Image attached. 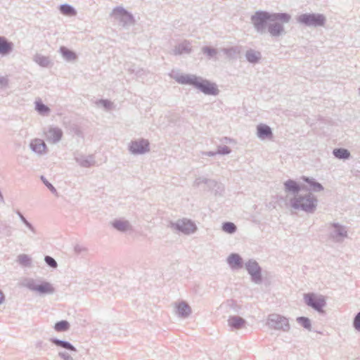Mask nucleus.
Returning a JSON list of instances; mask_svg holds the SVG:
<instances>
[{"mask_svg": "<svg viewBox=\"0 0 360 360\" xmlns=\"http://www.w3.org/2000/svg\"><path fill=\"white\" fill-rule=\"evenodd\" d=\"M290 19V16L287 13H276L270 15L267 13L260 12L257 13L252 18V22L255 26L259 29L267 21L276 22L281 21L283 23L288 22Z\"/></svg>", "mask_w": 360, "mask_h": 360, "instance_id": "f257e3e1", "label": "nucleus"}, {"mask_svg": "<svg viewBox=\"0 0 360 360\" xmlns=\"http://www.w3.org/2000/svg\"><path fill=\"white\" fill-rule=\"evenodd\" d=\"M306 304L319 311H323V308L326 304L323 297L317 296L314 293H307L304 295Z\"/></svg>", "mask_w": 360, "mask_h": 360, "instance_id": "f03ea898", "label": "nucleus"}, {"mask_svg": "<svg viewBox=\"0 0 360 360\" xmlns=\"http://www.w3.org/2000/svg\"><path fill=\"white\" fill-rule=\"evenodd\" d=\"M315 198L311 196L295 198L292 202V206L295 208L300 207L307 212H311L315 208Z\"/></svg>", "mask_w": 360, "mask_h": 360, "instance_id": "7ed1b4c3", "label": "nucleus"}, {"mask_svg": "<svg viewBox=\"0 0 360 360\" xmlns=\"http://www.w3.org/2000/svg\"><path fill=\"white\" fill-rule=\"evenodd\" d=\"M324 18L321 15L303 14L299 16L298 20L307 25H322L324 23Z\"/></svg>", "mask_w": 360, "mask_h": 360, "instance_id": "20e7f679", "label": "nucleus"}, {"mask_svg": "<svg viewBox=\"0 0 360 360\" xmlns=\"http://www.w3.org/2000/svg\"><path fill=\"white\" fill-rule=\"evenodd\" d=\"M195 85L205 94L215 95L218 93V89L216 85L207 81L198 82L196 80V84H195Z\"/></svg>", "mask_w": 360, "mask_h": 360, "instance_id": "39448f33", "label": "nucleus"}, {"mask_svg": "<svg viewBox=\"0 0 360 360\" xmlns=\"http://www.w3.org/2000/svg\"><path fill=\"white\" fill-rule=\"evenodd\" d=\"M130 150L134 154L143 153L148 150V143L144 140L132 142L130 146Z\"/></svg>", "mask_w": 360, "mask_h": 360, "instance_id": "423d86ee", "label": "nucleus"}, {"mask_svg": "<svg viewBox=\"0 0 360 360\" xmlns=\"http://www.w3.org/2000/svg\"><path fill=\"white\" fill-rule=\"evenodd\" d=\"M29 288L34 291L41 294L51 293L53 292V288L49 283H41L39 285H30Z\"/></svg>", "mask_w": 360, "mask_h": 360, "instance_id": "0eeeda50", "label": "nucleus"}, {"mask_svg": "<svg viewBox=\"0 0 360 360\" xmlns=\"http://www.w3.org/2000/svg\"><path fill=\"white\" fill-rule=\"evenodd\" d=\"M178 229L184 233H190L195 230V224L188 220H182L177 223Z\"/></svg>", "mask_w": 360, "mask_h": 360, "instance_id": "6e6552de", "label": "nucleus"}, {"mask_svg": "<svg viewBox=\"0 0 360 360\" xmlns=\"http://www.w3.org/2000/svg\"><path fill=\"white\" fill-rule=\"evenodd\" d=\"M269 320L272 322L275 323L274 327L276 328H282L283 325L288 326V320L285 317L281 316L278 314H272L269 316Z\"/></svg>", "mask_w": 360, "mask_h": 360, "instance_id": "1a4fd4ad", "label": "nucleus"}, {"mask_svg": "<svg viewBox=\"0 0 360 360\" xmlns=\"http://www.w3.org/2000/svg\"><path fill=\"white\" fill-rule=\"evenodd\" d=\"M62 137V131L58 129H50L46 133V138L49 141L56 143Z\"/></svg>", "mask_w": 360, "mask_h": 360, "instance_id": "9d476101", "label": "nucleus"}, {"mask_svg": "<svg viewBox=\"0 0 360 360\" xmlns=\"http://www.w3.org/2000/svg\"><path fill=\"white\" fill-rule=\"evenodd\" d=\"M248 272L252 276L254 279L259 278V268L255 262H249L246 265Z\"/></svg>", "mask_w": 360, "mask_h": 360, "instance_id": "9b49d317", "label": "nucleus"}, {"mask_svg": "<svg viewBox=\"0 0 360 360\" xmlns=\"http://www.w3.org/2000/svg\"><path fill=\"white\" fill-rule=\"evenodd\" d=\"M31 148L36 153H42L45 152L46 146L42 140L36 139L31 143Z\"/></svg>", "mask_w": 360, "mask_h": 360, "instance_id": "f8f14e48", "label": "nucleus"}, {"mask_svg": "<svg viewBox=\"0 0 360 360\" xmlns=\"http://www.w3.org/2000/svg\"><path fill=\"white\" fill-rule=\"evenodd\" d=\"M228 262L232 268H240L242 266V260L239 255L233 254L228 258Z\"/></svg>", "mask_w": 360, "mask_h": 360, "instance_id": "ddd939ff", "label": "nucleus"}, {"mask_svg": "<svg viewBox=\"0 0 360 360\" xmlns=\"http://www.w3.org/2000/svg\"><path fill=\"white\" fill-rule=\"evenodd\" d=\"M273 24H271L269 26V32L274 35L277 36L281 33L283 31V27L281 24H283L281 21H276V22H272Z\"/></svg>", "mask_w": 360, "mask_h": 360, "instance_id": "4468645a", "label": "nucleus"}, {"mask_svg": "<svg viewBox=\"0 0 360 360\" xmlns=\"http://www.w3.org/2000/svg\"><path fill=\"white\" fill-rule=\"evenodd\" d=\"M257 133H258V136L260 138L268 137V136H271V129L268 126L262 125V124L258 126Z\"/></svg>", "mask_w": 360, "mask_h": 360, "instance_id": "2eb2a0df", "label": "nucleus"}, {"mask_svg": "<svg viewBox=\"0 0 360 360\" xmlns=\"http://www.w3.org/2000/svg\"><path fill=\"white\" fill-rule=\"evenodd\" d=\"M229 325L235 328H240L244 326L245 321L240 317H232L229 320Z\"/></svg>", "mask_w": 360, "mask_h": 360, "instance_id": "dca6fc26", "label": "nucleus"}, {"mask_svg": "<svg viewBox=\"0 0 360 360\" xmlns=\"http://www.w3.org/2000/svg\"><path fill=\"white\" fill-rule=\"evenodd\" d=\"M191 312L190 307L185 303H180L177 306V313L182 316H186Z\"/></svg>", "mask_w": 360, "mask_h": 360, "instance_id": "f3484780", "label": "nucleus"}, {"mask_svg": "<svg viewBox=\"0 0 360 360\" xmlns=\"http://www.w3.org/2000/svg\"><path fill=\"white\" fill-rule=\"evenodd\" d=\"M11 49V44L8 43L4 39L0 37V53H7Z\"/></svg>", "mask_w": 360, "mask_h": 360, "instance_id": "a211bd4d", "label": "nucleus"}, {"mask_svg": "<svg viewBox=\"0 0 360 360\" xmlns=\"http://www.w3.org/2000/svg\"><path fill=\"white\" fill-rule=\"evenodd\" d=\"M60 52L63 54V56L68 60H73L76 58L75 53L72 51L68 50L65 47H61Z\"/></svg>", "mask_w": 360, "mask_h": 360, "instance_id": "6ab92c4d", "label": "nucleus"}, {"mask_svg": "<svg viewBox=\"0 0 360 360\" xmlns=\"http://www.w3.org/2000/svg\"><path fill=\"white\" fill-rule=\"evenodd\" d=\"M60 10L63 14L66 15L72 16V15H75L76 14V12L74 10V8L67 4L62 5L60 7Z\"/></svg>", "mask_w": 360, "mask_h": 360, "instance_id": "aec40b11", "label": "nucleus"}, {"mask_svg": "<svg viewBox=\"0 0 360 360\" xmlns=\"http://www.w3.org/2000/svg\"><path fill=\"white\" fill-rule=\"evenodd\" d=\"M333 153L335 156L338 158L346 159L349 156V153L346 149L343 148L335 149L334 150Z\"/></svg>", "mask_w": 360, "mask_h": 360, "instance_id": "412c9836", "label": "nucleus"}, {"mask_svg": "<svg viewBox=\"0 0 360 360\" xmlns=\"http://www.w3.org/2000/svg\"><path fill=\"white\" fill-rule=\"evenodd\" d=\"M54 328L58 332L65 331L69 328V323L66 321H61L56 323Z\"/></svg>", "mask_w": 360, "mask_h": 360, "instance_id": "4be33fe9", "label": "nucleus"}, {"mask_svg": "<svg viewBox=\"0 0 360 360\" xmlns=\"http://www.w3.org/2000/svg\"><path fill=\"white\" fill-rule=\"evenodd\" d=\"M53 342L58 346L64 347L65 349H70L72 351L76 350L75 348L72 345H70V343H68L67 342H64V341H61V340H54Z\"/></svg>", "mask_w": 360, "mask_h": 360, "instance_id": "5701e85b", "label": "nucleus"}, {"mask_svg": "<svg viewBox=\"0 0 360 360\" xmlns=\"http://www.w3.org/2000/svg\"><path fill=\"white\" fill-rule=\"evenodd\" d=\"M297 321L300 323L304 328L310 330L311 329V323L310 320L306 317H298L297 319Z\"/></svg>", "mask_w": 360, "mask_h": 360, "instance_id": "b1692460", "label": "nucleus"}, {"mask_svg": "<svg viewBox=\"0 0 360 360\" xmlns=\"http://www.w3.org/2000/svg\"><path fill=\"white\" fill-rule=\"evenodd\" d=\"M222 229H223V231H224L225 232L229 233H232L236 231V227L234 225V224H233L231 222H226V223L224 224Z\"/></svg>", "mask_w": 360, "mask_h": 360, "instance_id": "393cba45", "label": "nucleus"}, {"mask_svg": "<svg viewBox=\"0 0 360 360\" xmlns=\"http://www.w3.org/2000/svg\"><path fill=\"white\" fill-rule=\"evenodd\" d=\"M112 15L115 18H118L120 17L127 15L128 13L125 10H124L122 8H116L113 10Z\"/></svg>", "mask_w": 360, "mask_h": 360, "instance_id": "a878e982", "label": "nucleus"}, {"mask_svg": "<svg viewBox=\"0 0 360 360\" xmlns=\"http://www.w3.org/2000/svg\"><path fill=\"white\" fill-rule=\"evenodd\" d=\"M247 58L250 62L255 63L259 58V53L249 51L247 53Z\"/></svg>", "mask_w": 360, "mask_h": 360, "instance_id": "bb28decb", "label": "nucleus"}, {"mask_svg": "<svg viewBox=\"0 0 360 360\" xmlns=\"http://www.w3.org/2000/svg\"><path fill=\"white\" fill-rule=\"evenodd\" d=\"M177 80L179 83L182 84H192L194 85L196 84V78H191L189 77L182 76L178 78Z\"/></svg>", "mask_w": 360, "mask_h": 360, "instance_id": "cd10ccee", "label": "nucleus"}, {"mask_svg": "<svg viewBox=\"0 0 360 360\" xmlns=\"http://www.w3.org/2000/svg\"><path fill=\"white\" fill-rule=\"evenodd\" d=\"M113 226L120 231H125L128 229L129 224L127 221H117L113 224Z\"/></svg>", "mask_w": 360, "mask_h": 360, "instance_id": "c85d7f7f", "label": "nucleus"}, {"mask_svg": "<svg viewBox=\"0 0 360 360\" xmlns=\"http://www.w3.org/2000/svg\"><path fill=\"white\" fill-rule=\"evenodd\" d=\"M36 109L41 114L47 113L49 110L47 106H46L41 102L39 101L36 103Z\"/></svg>", "mask_w": 360, "mask_h": 360, "instance_id": "c756f323", "label": "nucleus"}, {"mask_svg": "<svg viewBox=\"0 0 360 360\" xmlns=\"http://www.w3.org/2000/svg\"><path fill=\"white\" fill-rule=\"evenodd\" d=\"M285 185L286 188L289 191H292L295 192H297L299 191V187H298L297 184L293 181H288L285 184Z\"/></svg>", "mask_w": 360, "mask_h": 360, "instance_id": "7c9ffc66", "label": "nucleus"}, {"mask_svg": "<svg viewBox=\"0 0 360 360\" xmlns=\"http://www.w3.org/2000/svg\"><path fill=\"white\" fill-rule=\"evenodd\" d=\"M304 180L307 182H309L314 190H316V191H321V190H323V186L320 184L310 181L307 178H305Z\"/></svg>", "mask_w": 360, "mask_h": 360, "instance_id": "2f4dec72", "label": "nucleus"}, {"mask_svg": "<svg viewBox=\"0 0 360 360\" xmlns=\"http://www.w3.org/2000/svg\"><path fill=\"white\" fill-rule=\"evenodd\" d=\"M46 262L51 267L56 268L57 266L56 262L51 257L46 256L45 257Z\"/></svg>", "mask_w": 360, "mask_h": 360, "instance_id": "473e14b6", "label": "nucleus"}, {"mask_svg": "<svg viewBox=\"0 0 360 360\" xmlns=\"http://www.w3.org/2000/svg\"><path fill=\"white\" fill-rule=\"evenodd\" d=\"M354 326L356 330H360V312L356 316L354 319Z\"/></svg>", "mask_w": 360, "mask_h": 360, "instance_id": "72a5a7b5", "label": "nucleus"}, {"mask_svg": "<svg viewBox=\"0 0 360 360\" xmlns=\"http://www.w3.org/2000/svg\"><path fill=\"white\" fill-rule=\"evenodd\" d=\"M44 182L46 184V186L52 191L55 190L54 188L53 187V186L50 184H48L46 183L45 181H44Z\"/></svg>", "mask_w": 360, "mask_h": 360, "instance_id": "f704fd0d", "label": "nucleus"}, {"mask_svg": "<svg viewBox=\"0 0 360 360\" xmlns=\"http://www.w3.org/2000/svg\"><path fill=\"white\" fill-rule=\"evenodd\" d=\"M60 356H62L63 358H64L65 360H70L71 358L68 356L67 358H65V354H60Z\"/></svg>", "mask_w": 360, "mask_h": 360, "instance_id": "c9c22d12", "label": "nucleus"}, {"mask_svg": "<svg viewBox=\"0 0 360 360\" xmlns=\"http://www.w3.org/2000/svg\"><path fill=\"white\" fill-rule=\"evenodd\" d=\"M205 51L210 55L212 54V52H214V51H211L210 49H206Z\"/></svg>", "mask_w": 360, "mask_h": 360, "instance_id": "e433bc0d", "label": "nucleus"}, {"mask_svg": "<svg viewBox=\"0 0 360 360\" xmlns=\"http://www.w3.org/2000/svg\"><path fill=\"white\" fill-rule=\"evenodd\" d=\"M3 300H4V295H3L2 292H0V303H1Z\"/></svg>", "mask_w": 360, "mask_h": 360, "instance_id": "4c0bfd02", "label": "nucleus"}, {"mask_svg": "<svg viewBox=\"0 0 360 360\" xmlns=\"http://www.w3.org/2000/svg\"><path fill=\"white\" fill-rule=\"evenodd\" d=\"M26 259V257H25V256H21V257H20V260L21 261V262H22V263H23V262H22V259Z\"/></svg>", "mask_w": 360, "mask_h": 360, "instance_id": "58836bf2", "label": "nucleus"}]
</instances>
